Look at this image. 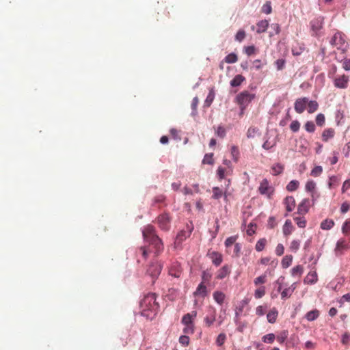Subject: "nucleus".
Returning a JSON list of instances; mask_svg holds the SVG:
<instances>
[{
    "instance_id": "43",
    "label": "nucleus",
    "mask_w": 350,
    "mask_h": 350,
    "mask_svg": "<svg viewBox=\"0 0 350 350\" xmlns=\"http://www.w3.org/2000/svg\"><path fill=\"white\" fill-rule=\"evenodd\" d=\"M288 332L286 330L282 331L278 336H277V340L280 344H282L288 338Z\"/></svg>"
},
{
    "instance_id": "11",
    "label": "nucleus",
    "mask_w": 350,
    "mask_h": 350,
    "mask_svg": "<svg viewBox=\"0 0 350 350\" xmlns=\"http://www.w3.org/2000/svg\"><path fill=\"white\" fill-rule=\"evenodd\" d=\"M180 264L178 262H172L169 268L168 273L172 277L178 278L182 274Z\"/></svg>"
},
{
    "instance_id": "7",
    "label": "nucleus",
    "mask_w": 350,
    "mask_h": 350,
    "mask_svg": "<svg viewBox=\"0 0 350 350\" xmlns=\"http://www.w3.org/2000/svg\"><path fill=\"white\" fill-rule=\"evenodd\" d=\"M349 248L350 241L345 238H341L336 243L335 252L336 254H341L344 250H347Z\"/></svg>"
},
{
    "instance_id": "27",
    "label": "nucleus",
    "mask_w": 350,
    "mask_h": 350,
    "mask_svg": "<svg viewBox=\"0 0 350 350\" xmlns=\"http://www.w3.org/2000/svg\"><path fill=\"white\" fill-rule=\"evenodd\" d=\"M190 233L186 232V231H180L178 232L176 237L175 240V245H179L184 240H185L188 237H189Z\"/></svg>"
},
{
    "instance_id": "17",
    "label": "nucleus",
    "mask_w": 350,
    "mask_h": 350,
    "mask_svg": "<svg viewBox=\"0 0 350 350\" xmlns=\"http://www.w3.org/2000/svg\"><path fill=\"white\" fill-rule=\"evenodd\" d=\"M197 316V312L196 311H192L190 313H187L185 314L181 320L182 323L184 324H192L193 323V321L196 319Z\"/></svg>"
},
{
    "instance_id": "35",
    "label": "nucleus",
    "mask_w": 350,
    "mask_h": 350,
    "mask_svg": "<svg viewBox=\"0 0 350 350\" xmlns=\"http://www.w3.org/2000/svg\"><path fill=\"white\" fill-rule=\"evenodd\" d=\"M293 256L286 255L282 260V266L283 268H288L292 263Z\"/></svg>"
},
{
    "instance_id": "15",
    "label": "nucleus",
    "mask_w": 350,
    "mask_h": 350,
    "mask_svg": "<svg viewBox=\"0 0 350 350\" xmlns=\"http://www.w3.org/2000/svg\"><path fill=\"white\" fill-rule=\"evenodd\" d=\"M230 272V267L228 265H225L217 271L216 278L218 280H222L228 276Z\"/></svg>"
},
{
    "instance_id": "6",
    "label": "nucleus",
    "mask_w": 350,
    "mask_h": 350,
    "mask_svg": "<svg viewBox=\"0 0 350 350\" xmlns=\"http://www.w3.org/2000/svg\"><path fill=\"white\" fill-rule=\"evenodd\" d=\"M333 82L336 88L346 89L349 85V77L346 75H337L334 78Z\"/></svg>"
},
{
    "instance_id": "53",
    "label": "nucleus",
    "mask_w": 350,
    "mask_h": 350,
    "mask_svg": "<svg viewBox=\"0 0 350 350\" xmlns=\"http://www.w3.org/2000/svg\"><path fill=\"white\" fill-rule=\"evenodd\" d=\"M241 246L239 243H235L233 247L232 256L238 258L240 256Z\"/></svg>"
},
{
    "instance_id": "16",
    "label": "nucleus",
    "mask_w": 350,
    "mask_h": 350,
    "mask_svg": "<svg viewBox=\"0 0 350 350\" xmlns=\"http://www.w3.org/2000/svg\"><path fill=\"white\" fill-rule=\"evenodd\" d=\"M208 256L211 259L212 262L215 266H219L221 265L223 260V257L221 254L219 253L218 252H212L208 253Z\"/></svg>"
},
{
    "instance_id": "59",
    "label": "nucleus",
    "mask_w": 350,
    "mask_h": 350,
    "mask_svg": "<svg viewBox=\"0 0 350 350\" xmlns=\"http://www.w3.org/2000/svg\"><path fill=\"white\" fill-rule=\"evenodd\" d=\"M266 310H267V306H258L256 308V315H258L259 317L263 316L266 312Z\"/></svg>"
},
{
    "instance_id": "21",
    "label": "nucleus",
    "mask_w": 350,
    "mask_h": 350,
    "mask_svg": "<svg viewBox=\"0 0 350 350\" xmlns=\"http://www.w3.org/2000/svg\"><path fill=\"white\" fill-rule=\"evenodd\" d=\"M232 169L230 167L226 169L222 167H219L217 170V175L219 178V180L224 179L226 176L230 175L232 173Z\"/></svg>"
},
{
    "instance_id": "52",
    "label": "nucleus",
    "mask_w": 350,
    "mask_h": 350,
    "mask_svg": "<svg viewBox=\"0 0 350 350\" xmlns=\"http://www.w3.org/2000/svg\"><path fill=\"white\" fill-rule=\"evenodd\" d=\"M231 154L233 160L237 162L239 156V151L238 148L236 146H233L231 148Z\"/></svg>"
},
{
    "instance_id": "34",
    "label": "nucleus",
    "mask_w": 350,
    "mask_h": 350,
    "mask_svg": "<svg viewBox=\"0 0 350 350\" xmlns=\"http://www.w3.org/2000/svg\"><path fill=\"white\" fill-rule=\"evenodd\" d=\"M266 293L265 286H260L254 291V297L256 299L262 298Z\"/></svg>"
},
{
    "instance_id": "38",
    "label": "nucleus",
    "mask_w": 350,
    "mask_h": 350,
    "mask_svg": "<svg viewBox=\"0 0 350 350\" xmlns=\"http://www.w3.org/2000/svg\"><path fill=\"white\" fill-rule=\"evenodd\" d=\"M267 244V240L265 238H262L259 239L255 246V249L258 252H261L264 250L265 245Z\"/></svg>"
},
{
    "instance_id": "51",
    "label": "nucleus",
    "mask_w": 350,
    "mask_h": 350,
    "mask_svg": "<svg viewBox=\"0 0 350 350\" xmlns=\"http://www.w3.org/2000/svg\"><path fill=\"white\" fill-rule=\"evenodd\" d=\"M272 11L271 5L270 1H267L262 7V12L269 14Z\"/></svg>"
},
{
    "instance_id": "55",
    "label": "nucleus",
    "mask_w": 350,
    "mask_h": 350,
    "mask_svg": "<svg viewBox=\"0 0 350 350\" xmlns=\"http://www.w3.org/2000/svg\"><path fill=\"white\" fill-rule=\"evenodd\" d=\"M275 338L273 334H268L262 337V341L267 343H272Z\"/></svg>"
},
{
    "instance_id": "18",
    "label": "nucleus",
    "mask_w": 350,
    "mask_h": 350,
    "mask_svg": "<svg viewBox=\"0 0 350 350\" xmlns=\"http://www.w3.org/2000/svg\"><path fill=\"white\" fill-rule=\"evenodd\" d=\"M284 204L288 212H291L295 206V200L293 196H287L284 200Z\"/></svg>"
},
{
    "instance_id": "58",
    "label": "nucleus",
    "mask_w": 350,
    "mask_h": 350,
    "mask_svg": "<svg viewBox=\"0 0 350 350\" xmlns=\"http://www.w3.org/2000/svg\"><path fill=\"white\" fill-rule=\"evenodd\" d=\"M189 336H186V335H183V336H180L179 338V342L184 347H187L189 345Z\"/></svg>"
},
{
    "instance_id": "56",
    "label": "nucleus",
    "mask_w": 350,
    "mask_h": 350,
    "mask_svg": "<svg viewBox=\"0 0 350 350\" xmlns=\"http://www.w3.org/2000/svg\"><path fill=\"white\" fill-rule=\"evenodd\" d=\"M226 339V334L224 333H221L218 335L217 339H216V343L218 346H221L225 342V340Z\"/></svg>"
},
{
    "instance_id": "37",
    "label": "nucleus",
    "mask_w": 350,
    "mask_h": 350,
    "mask_svg": "<svg viewBox=\"0 0 350 350\" xmlns=\"http://www.w3.org/2000/svg\"><path fill=\"white\" fill-rule=\"evenodd\" d=\"M212 278V273L209 270H205L202 273V282L203 284L208 283Z\"/></svg>"
},
{
    "instance_id": "40",
    "label": "nucleus",
    "mask_w": 350,
    "mask_h": 350,
    "mask_svg": "<svg viewBox=\"0 0 350 350\" xmlns=\"http://www.w3.org/2000/svg\"><path fill=\"white\" fill-rule=\"evenodd\" d=\"M272 174L275 176L280 174L284 170V166L280 163H276L271 167Z\"/></svg>"
},
{
    "instance_id": "42",
    "label": "nucleus",
    "mask_w": 350,
    "mask_h": 350,
    "mask_svg": "<svg viewBox=\"0 0 350 350\" xmlns=\"http://www.w3.org/2000/svg\"><path fill=\"white\" fill-rule=\"evenodd\" d=\"M267 282V275L262 274L257 278H256L254 280V284L255 286H259L260 284H262L266 283Z\"/></svg>"
},
{
    "instance_id": "39",
    "label": "nucleus",
    "mask_w": 350,
    "mask_h": 350,
    "mask_svg": "<svg viewBox=\"0 0 350 350\" xmlns=\"http://www.w3.org/2000/svg\"><path fill=\"white\" fill-rule=\"evenodd\" d=\"M299 183L297 180H293L291 182L288 183V184L286 186V189L288 191H294L297 189L299 187Z\"/></svg>"
},
{
    "instance_id": "19",
    "label": "nucleus",
    "mask_w": 350,
    "mask_h": 350,
    "mask_svg": "<svg viewBox=\"0 0 350 350\" xmlns=\"http://www.w3.org/2000/svg\"><path fill=\"white\" fill-rule=\"evenodd\" d=\"M208 294L206 286L203 282H201L193 293L195 296L205 297Z\"/></svg>"
},
{
    "instance_id": "13",
    "label": "nucleus",
    "mask_w": 350,
    "mask_h": 350,
    "mask_svg": "<svg viewBox=\"0 0 350 350\" xmlns=\"http://www.w3.org/2000/svg\"><path fill=\"white\" fill-rule=\"evenodd\" d=\"M216 310L214 308L210 307L208 314L204 317V323L207 327H211L215 321Z\"/></svg>"
},
{
    "instance_id": "2",
    "label": "nucleus",
    "mask_w": 350,
    "mask_h": 350,
    "mask_svg": "<svg viewBox=\"0 0 350 350\" xmlns=\"http://www.w3.org/2000/svg\"><path fill=\"white\" fill-rule=\"evenodd\" d=\"M140 313L147 319H152L158 312L159 306L154 293H148L139 302Z\"/></svg>"
},
{
    "instance_id": "26",
    "label": "nucleus",
    "mask_w": 350,
    "mask_h": 350,
    "mask_svg": "<svg viewBox=\"0 0 350 350\" xmlns=\"http://www.w3.org/2000/svg\"><path fill=\"white\" fill-rule=\"evenodd\" d=\"M294 230V227L291 220L287 219L283 226V233L285 236L290 235Z\"/></svg>"
},
{
    "instance_id": "47",
    "label": "nucleus",
    "mask_w": 350,
    "mask_h": 350,
    "mask_svg": "<svg viewBox=\"0 0 350 350\" xmlns=\"http://www.w3.org/2000/svg\"><path fill=\"white\" fill-rule=\"evenodd\" d=\"M183 332L186 334H192L195 331L194 323L192 324H184Z\"/></svg>"
},
{
    "instance_id": "32",
    "label": "nucleus",
    "mask_w": 350,
    "mask_h": 350,
    "mask_svg": "<svg viewBox=\"0 0 350 350\" xmlns=\"http://www.w3.org/2000/svg\"><path fill=\"white\" fill-rule=\"evenodd\" d=\"M304 272V267L302 265H297L291 269V275L293 277H301Z\"/></svg>"
},
{
    "instance_id": "49",
    "label": "nucleus",
    "mask_w": 350,
    "mask_h": 350,
    "mask_svg": "<svg viewBox=\"0 0 350 350\" xmlns=\"http://www.w3.org/2000/svg\"><path fill=\"white\" fill-rule=\"evenodd\" d=\"M214 98H215V93H214L213 90H211L205 100V102H204L205 105L207 107H209L211 105L212 102L213 101Z\"/></svg>"
},
{
    "instance_id": "48",
    "label": "nucleus",
    "mask_w": 350,
    "mask_h": 350,
    "mask_svg": "<svg viewBox=\"0 0 350 350\" xmlns=\"http://www.w3.org/2000/svg\"><path fill=\"white\" fill-rule=\"evenodd\" d=\"M299 247H300V241L293 240L291 243V245L289 246V250L293 252H297V251L299 249Z\"/></svg>"
},
{
    "instance_id": "54",
    "label": "nucleus",
    "mask_w": 350,
    "mask_h": 350,
    "mask_svg": "<svg viewBox=\"0 0 350 350\" xmlns=\"http://www.w3.org/2000/svg\"><path fill=\"white\" fill-rule=\"evenodd\" d=\"M299 128L300 123L298 120H293L290 124V129L294 133L297 132L299 130Z\"/></svg>"
},
{
    "instance_id": "63",
    "label": "nucleus",
    "mask_w": 350,
    "mask_h": 350,
    "mask_svg": "<svg viewBox=\"0 0 350 350\" xmlns=\"http://www.w3.org/2000/svg\"><path fill=\"white\" fill-rule=\"evenodd\" d=\"M256 228V225L252 223H250L247 226V234L249 236L253 235L255 233Z\"/></svg>"
},
{
    "instance_id": "4",
    "label": "nucleus",
    "mask_w": 350,
    "mask_h": 350,
    "mask_svg": "<svg viewBox=\"0 0 350 350\" xmlns=\"http://www.w3.org/2000/svg\"><path fill=\"white\" fill-rule=\"evenodd\" d=\"M254 97V94H251L248 91H243L237 96L236 100L241 110L243 111Z\"/></svg>"
},
{
    "instance_id": "36",
    "label": "nucleus",
    "mask_w": 350,
    "mask_h": 350,
    "mask_svg": "<svg viewBox=\"0 0 350 350\" xmlns=\"http://www.w3.org/2000/svg\"><path fill=\"white\" fill-rule=\"evenodd\" d=\"M238 237L237 235L231 236L228 238H227L225 241V246L227 249H229L231 246L233 245H234L237 241Z\"/></svg>"
},
{
    "instance_id": "28",
    "label": "nucleus",
    "mask_w": 350,
    "mask_h": 350,
    "mask_svg": "<svg viewBox=\"0 0 350 350\" xmlns=\"http://www.w3.org/2000/svg\"><path fill=\"white\" fill-rule=\"evenodd\" d=\"M307 110L309 113H313L317 111L319 108V103L316 100H309L307 103Z\"/></svg>"
},
{
    "instance_id": "50",
    "label": "nucleus",
    "mask_w": 350,
    "mask_h": 350,
    "mask_svg": "<svg viewBox=\"0 0 350 350\" xmlns=\"http://www.w3.org/2000/svg\"><path fill=\"white\" fill-rule=\"evenodd\" d=\"M342 232L347 236L350 233V220H346L342 226Z\"/></svg>"
},
{
    "instance_id": "12",
    "label": "nucleus",
    "mask_w": 350,
    "mask_h": 350,
    "mask_svg": "<svg viewBox=\"0 0 350 350\" xmlns=\"http://www.w3.org/2000/svg\"><path fill=\"white\" fill-rule=\"evenodd\" d=\"M310 206V200L309 199H304L298 205L297 213L300 215H304L308 212Z\"/></svg>"
},
{
    "instance_id": "8",
    "label": "nucleus",
    "mask_w": 350,
    "mask_h": 350,
    "mask_svg": "<svg viewBox=\"0 0 350 350\" xmlns=\"http://www.w3.org/2000/svg\"><path fill=\"white\" fill-rule=\"evenodd\" d=\"M308 98L302 97L297 98L295 102V110L297 113H302L306 109Z\"/></svg>"
},
{
    "instance_id": "60",
    "label": "nucleus",
    "mask_w": 350,
    "mask_h": 350,
    "mask_svg": "<svg viewBox=\"0 0 350 350\" xmlns=\"http://www.w3.org/2000/svg\"><path fill=\"white\" fill-rule=\"evenodd\" d=\"M245 53L248 55L250 56L253 54H254L256 51V49L254 46H245L244 48Z\"/></svg>"
},
{
    "instance_id": "20",
    "label": "nucleus",
    "mask_w": 350,
    "mask_h": 350,
    "mask_svg": "<svg viewBox=\"0 0 350 350\" xmlns=\"http://www.w3.org/2000/svg\"><path fill=\"white\" fill-rule=\"evenodd\" d=\"M318 277L316 271H310L304 278V283L308 284H312L317 282Z\"/></svg>"
},
{
    "instance_id": "24",
    "label": "nucleus",
    "mask_w": 350,
    "mask_h": 350,
    "mask_svg": "<svg viewBox=\"0 0 350 350\" xmlns=\"http://www.w3.org/2000/svg\"><path fill=\"white\" fill-rule=\"evenodd\" d=\"M278 315V310L275 308H273L267 314L268 322L270 323H274L276 321Z\"/></svg>"
},
{
    "instance_id": "44",
    "label": "nucleus",
    "mask_w": 350,
    "mask_h": 350,
    "mask_svg": "<svg viewBox=\"0 0 350 350\" xmlns=\"http://www.w3.org/2000/svg\"><path fill=\"white\" fill-rule=\"evenodd\" d=\"M304 129L308 133H314L315 131L316 126L312 121H307L304 124Z\"/></svg>"
},
{
    "instance_id": "1",
    "label": "nucleus",
    "mask_w": 350,
    "mask_h": 350,
    "mask_svg": "<svg viewBox=\"0 0 350 350\" xmlns=\"http://www.w3.org/2000/svg\"><path fill=\"white\" fill-rule=\"evenodd\" d=\"M144 239L149 243V247H141L137 252L139 254L146 259L148 253L154 252L156 255L160 254L164 249L163 243L161 239L157 235L156 230L152 225L146 226L142 231Z\"/></svg>"
},
{
    "instance_id": "9",
    "label": "nucleus",
    "mask_w": 350,
    "mask_h": 350,
    "mask_svg": "<svg viewBox=\"0 0 350 350\" xmlns=\"http://www.w3.org/2000/svg\"><path fill=\"white\" fill-rule=\"evenodd\" d=\"M323 25V18L318 17L314 18L310 22V27L312 31V36H317L319 31L322 29Z\"/></svg>"
},
{
    "instance_id": "3",
    "label": "nucleus",
    "mask_w": 350,
    "mask_h": 350,
    "mask_svg": "<svg viewBox=\"0 0 350 350\" xmlns=\"http://www.w3.org/2000/svg\"><path fill=\"white\" fill-rule=\"evenodd\" d=\"M330 44L338 50L342 52L346 51L347 44L345 40V36L341 32H336L330 40Z\"/></svg>"
},
{
    "instance_id": "25",
    "label": "nucleus",
    "mask_w": 350,
    "mask_h": 350,
    "mask_svg": "<svg viewBox=\"0 0 350 350\" xmlns=\"http://www.w3.org/2000/svg\"><path fill=\"white\" fill-rule=\"evenodd\" d=\"M269 27V21L267 20H262L257 23L256 32L258 33H264Z\"/></svg>"
},
{
    "instance_id": "45",
    "label": "nucleus",
    "mask_w": 350,
    "mask_h": 350,
    "mask_svg": "<svg viewBox=\"0 0 350 350\" xmlns=\"http://www.w3.org/2000/svg\"><path fill=\"white\" fill-rule=\"evenodd\" d=\"M316 124L319 126H323L325 123V117L323 113H319L317 115L315 118Z\"/></svg>"
},
{
    "instance_id": "29",
    "label": "nucleus",
    "mask_w": 350,
    "mask_h": 350,
    "mask_svg": "<svg viewBox=\"0 0 350 350\" xmlns=\"http://www.w3.org/2000/svg\"><path fill=\"white\" fill-rule=\"evenodd\" d=\"M319 316V311L317 309L312 310L311 311L308 312L306 314V318L308 321H312L317 319Z\"/></svg>"
},
{
    "instance_id": "64",
    "label": "nucleus",
    "mask_w": 350,
    "mask_h": 350,
    "mask_svg": "<svg viewBox=\"0 0 350 350\" xmlns=\"http://www.w3.org/2000/svg\"><path fill=\"white\" fill-rule=\"evenodd\" d=\"M350 341V334L348 332H345L342 336L341 342L342 345H347Z\"/></svg>"
},
{
    "instance_id": "46",
    "label": "nucleus",
    "mask_w": 350,
    "mask_h": 350,
    "mask_svg": "<svg viewBox=\"0 0 350 350\" xmlns=\"http://www.w3.org/2000/svg\"><path fill=\"white\" fill-rule=\"evenodd\" d=\"M213 153L206 154L202 160V163L213 165L214 163V159H213Z\"/></svg>"
},
{
    "instance_id": "5",
    "label": "nucleus",
    "mask_w": 350,
    "mask_h": 350,
    "mask_svg": "<svg viewBox=\"0 0 350 350\" xmlns=\"http://www.w3.org/2000/svg\"><path fill=\"white\" fill-rule=\"evenodd\" d=\"M157 224L159 228L165 231H167L170 228L171 218L168 213H163L159 215L157 218Z\"/></svg>"
},
{
    "instance_id": "31",
    "label": "nucleus",
    "mask_w": 350,
    "mask_h": 350,
    "mask_svg": "<svg viewBox=\"0 0 350 350\" xmlns=\"http://www.w3.org/2000/svg\"><path fill=\"white\" fill-rule=\"evenodd\" d=\"M334 226V221L332 219H326L321 224V228L323 230H330Z\"/></svg>"
},
{
    "instance_id": "62",
    "label": "nucleus",
    "mask_w": 350,
    "mask_h": 350,
    "mask_svg": "<svg viewBox=\"0 0 350 350\" xmlns=\"http://www.w3.org/2000/svg\"><path fill=\"white\" fill-rule=\"evenodd\" d=\"M316 184L314 181H308L306 184V190L312 192L314 190Z\"/></svg>"
},
{
    "instance_id": "61",
    "label": "nucleus",
    "mask_w": 350,
    "mask_h": 350,
    "mask_svg": "<svg viewBox=\"0 0 350 350\" xmlns=\"http://www.w3.org/2000/svg\"><path fill=\"white\" fill-rule=\"evenodd\" d=\"M245 38V32L244 30H242V29L238 31V32L237 33V34L235 36L236 40H237L239 42L243 41Z\"/></svg>"
},
{
    "instance_id": "41",
    "label": "nucleus",
    "mask_w": 350,
    "mask_h": 350,
    "mask_svg": "<svg viewBox=\"0 0 350 350\" xmlns=\"http://www.w3.org/2000/svg\"><path fill=\"white\" fill-rule=\"evenodd\" d=\"M237 60H238L237 55L234 53L228 54L227 56H226V57L224 59L225 62H226L228 64L235 63L237 62Z\"/></svg>"
},
{
    "instance_id": "33",
    "label": "nucleus",
    "mask_w": 350,
    "mask_h": 350,
    "mask_svg": "<svg viewBox=\"0 0 350 350\" xmlns=\"http://www.w3.org/2000/svg\"><path fill=\"white\" fill-rule=\"evenodd\" d=\"M294 221H295L296 224L298 227L304 228L306 226V220L305 218L302 216H295L293 217Z\"/></svg>"
},
{
    "instance_id": "23",
    "label": "nucleus",
    "mask_w": 350,
    "mask_h": 350,
    "mask_svg": "<svg viewBox=\"0 0 350 350\" xmlns=\"http://www.w3.org/2000/svg\"><path fill=\"white\" fill-rule=\"evenodd\" d=\"M213 297L214 300L219 305H222L224 302L226 295L225 294L219 291H216L213 293Z\"/></svg>"
},
{
    "instance_id": "30",
    "label": "nucleus",
    "mask_w": 350,
    "mask_h": 350,
    "mask_svg": "<svg viewBox=\"0 0 350 350\" xmlns=\"http://www.w3.org/2000/svg\"><path fill=\"white\" fill-rule=\"evenodd\" d=\"M245 80V77L241 75H236L230 81V85L232 87L239 86Z\"/></svg>"
},
{
    "instance_id": "10",
    "label": "nucleus",
    "mask_w": 350,
    "mask_h": 350,
    "mask_svg": "<svg viewBox=\"0 0 350 350\" xmlns=\"http://www.w3.org/2000/svg\"><path fill=\"white\" fill-rule=\"evenodd\" d=\"M258 191L260 194L266 195L268 198H270L273 193V189L269 186V181L267 179H263L261 181Z\"/></svg>"
},
{
    "instance_id": "57",
    "label": "nucleus",
    "mask_w": 350,
    "mask_h": 350,
    "mask_svg": "<svg viewBox=\"0 0 350 350\" xmlns=\"http://www.w3.org/2000/svg\"><path fill=\"white\" fill-rule=\"evenodd\" d=\"M258 129L255 127H250L248 129L247 132V137L248 138H253L255 137L256 133H258Z\"/></svg>"
},
{
    "instance_id": "22",
    "label": "nucleus",
    "mask_w": 350,
    "mask_h": 350,
    "mask_svg": "<svg viewBox=\"0 0 350 350\" xmlns=\"http://www.w3.org/2000/svg\"><path fill=\"white\" fill-rule=\"evenodd\" d=\"M222 196L224 197L225 200H227V194L226 191L223 192V191L218 187H215L213 188L212 198L213 199L218 200L221 198Z\"/></svg>"
},
{
    "instance_id": "14",
    "label": "nucleus",
    "mask_w": 350,
    "mask_h": 350,
    "mask_svg": "<svg viewBox=\"0 0 350 350\" xmlns=\"http://www.w3.org/2000/svg\"><path fill=\"white\" fill-rule=\"evenodd\" d=\"M336 134L335 129L333 128L325 129L321 134V139L324 142H327L329 139L334 137Z\"/></svg>"
}]
</instances>
